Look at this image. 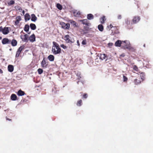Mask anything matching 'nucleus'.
Here are the masks:
<instances>
[{
	"label": "nucleus",
	"mask_w": 153,
	"mask_h": 153,
	"mask_svg": "<svg viewBox=\"0 0 153 153\" xmlns=\"http://www.w3.org/2000/svg\"><path fill=\"white\" fill-rule=\"evenodd\" d=\"M123 44L124 45L125 48L128 49H130L131 48V47L130 45V42L126 40L123 41Z\"/></svg>",
	"instance_id": "obj_3"
},
{
	"label": "nucleus",
	"mask_w": 153,
	"mask_h": 153,
	"mask_svg": "<svg viewBox=\"0 0 153 153\" xmlns=\"http://www.w3.org/2000/svg\"><path fill=\"white\" fill-rule=\"evenodd\" d=\"M21 20V17L20 16H17L16 18V21L15 22V25H18L19 22Z\"/></svg>",
	"instance_id": "obj_9"
},
{
	"label": "nucleus",
	"mask_w": 153,
	"mask_h": 153,
	"mask_svg": "<svg viewBox=\"0 0 153 153\" xmlns=\"http://www.w3.org/2000/svg\"><path fill=\"white\" fill-rule=\"evenodd\" d=\"M121 44L122 45L123 44V41H121L120 40H118L115 42V45L117 47H120V46Z\"/></svg>",
	"instance_id": "obj_12"
},
{
	"label": "nucleus",
	"mask_w": 153,
	"mask_h": 153,
	"mask_svg": "<svg viewBox=\"0 0 153 153\" xmlns=\"http://www.w3.org/2000/svg\"><path fill=\"white\" fill-rule=\"evenodd\" d=\"M18 10L20 11H21L22 10V9L20 7H19Z\"/></svg>",
	"instance_id": "obj_44"
},
{
	"label": "nucleus",
	"mask_w": 153,
	"mask_h": 153,
	"mask_svg": "<svg viewBox=\"0 0 153 153\" xmlns=\"http://www.w3.org/2000/svg\"><path fill=\"white\" fill-rule=\"evenodd\" d=\"M94 18L93 16L91 14H88L87 15V19L89 20H91Z\"/></svg>",
	"instance_id": "obj_24"
},
{
	"label": "nucleus",
	"mask_w": 153,
	"mask_h": 153,
	"mask_svg": "<svg viewBox=\"0 0 153 153\" xmlns=\"http://www.w3.org/2000/svg\"><path fill=\"white\" fill-rule=\"evenodd\" d=\"M80 74L79 73H78L76 74V76L78 77V79H79L81 78V76H80Z\"/></svg>",
	"instance_id": "obj_39"
},
{
	"label": "nucleus",
	"mask_w": 153,
	"mask_h": 153,
	"mask_svg": "<svg viewBox=\"0 0 153 153\" xmlns=\"http://www.w3.org/2000/svg\"><path fill=\"white\" fill-rule=\"evenodd\" d=\"M17 97L15 94H12L10 97L11 99L12 100L15 101L17 99Z\"/></svg>",
	"instance_id": "obj_15"
},
{
	"label": "nucleus",
	"mask_w": 153,
	"mask_h": 153,
	"mask_svg": "<svg viewBox=\"0 0 153 153\" xmlns=\"http://www.w3.org/2000/svg\"><path fill=\"white\" fill-rule=\"evenodd\" d=\"M98 28L99 30L101 32L103 30V27L102 25H99L98 26Z\"/></svg>",
	"instance_id": "obj_22"
},
{
	"label": "nucleus",
	"mask_w": 153,
	"mask_h": 153,
	"mask_svg": "<svg viewBox=\"0 0 153 153\" xmlns=\"http://www.w3.org/2000/svg\"><path fill=\"white\" fill-rule=\"evenodd\" d=\"M80 22H81L84 25H87V19H83L79 20Z\"/></svg>",
	"instance_id": "obj_28"
},
{
	"label": "nucleus",
	"mask_w": 153,
	"mask_h": 153,
	"mask_svg": "<svg viewBox=\"0 0 153 153\" xmlns=\"http://www.w3.org/2000/svg\"><path fill=\"white\" fill-rule=\"evenodd\" d=\"M28 35L27 34L24 35H21V38L22 40V41L25 42H28Z\"/></svg>",
	"instance_id": "obj_6"
},
{
	"label": "nucleus",
	"mask_w": 153,
	"mask_h": 153,
	"mask_svg": "<svg viewBox=\"0 0 153 153\" xmlns=\"http://www.w3.org/2000/svg\"><path fill=\"white\" fill-rule=\"evenodd\" d=\"M30 28L33 30H34L36 29V27L35 25L33 24H31L30 25Z\"/></svg>",
	"instance_id": "obj_25"
},
{
	"label": "nucleus",
	"mask_w": 153,
	"mask_h": 153,
	"mask_svg": "<svg viewBox=\"0 0 153 153\" xmlns=\"http://www.w3.org/2000/svg\"><path fill=\"white\" fill-rule=\"evenodd\" d=\"M29 29V26L28 25H26L25 27L24 30L26 32H27L28 31Z\"/></svg>",
	"instance_id": "obj_30"
},
{
	"label": "nucleus",
	"mask_w": 153,
	"mask_h": 153,
	"mask_svg": "<svg viewBox=\"0 0 153 153\" xmlns=\"http://www.w3.org/2000/svg\"><path fill=\"white\" fill-rule=\"evenodd\" d=\"M113 45V43H109L108 44V45L109 46H111Z\"/></svg>",
	"instance_id": "obj_43"
},
{
	"label": "nucleus",
	"mask_w": 153,
	"mask_h": 153,
	"mask_svg": "<svg viewBox=\"0 0 153 153\" xmlns=\"http://www.w3.org/2000/svg\"><path fill=\"white\" fill-rule=\"evenodd\" d=\"M140 77L141 79L142 80H144L145 78V74L143 73H141L140 74Z\"/></svg>",
	"instance_id": "obj_26"
},
{
	"label": "nucleus",
	"mask_w": 153,
	"mask_h": 153,
	"mask_svg": "<svg viewBox=\"0 0 153 153\" xmlns=\"http://www.w3.org/2000/svg\"><path fill=\"white\" fill-rule=\"evenodd\" d=\"M120 17H121L120 16H119L118 17V19H120Z\"/></svg>",
	"instance_id": "obj_48"
},
{
	"label": "nucleus",
	"mask_w": 153,
	"mask_h": 153,
	"mask_svg": "<svg viewBox=\"0 0 153 153\" xmlns=\"http://www.w3.org/2000/svg\"><path fill=\"white\" fill-rule=\"evenodd\" d=\"M25 94V92L24 91H22L21 90H19L17 92V95L19 96H22Z\"/></svg>",
	"instance_id": "obj_16"
},
{
	"label": "nucleus",
	"mask_w": 153,
	"mask_h": 153,
	"mask_svg": "<svg viewBox=\"0 0 153 153\" xmlns=\"http://www.w3.org/2000/svg\"><path fill=\"white\" fill-rule=\"evenodd\" d=\"M17 42L16 40L13 39L11 42V44L13 46H14L17 45Z\"/></svg>",
	"instance_id": "obj_23"
},
{
	"label": "nucleus",
	"mask_w": 153,
	"mask_h": 153,
	"mask_svg": "<svg viewBox=\"0 0 153 153\" xmlns=\"http://www.w3.org/2000/svg\"><path fill=\"white\" fill-rule=\"evenodd\" d=\"M56 7L59 10H61L62 9V5L58 3L56 4Z\"/></svg>",
	"instance_id": "obj_32"
},
{
	"label": "nucleus",
	"mask_w": 153,
	"mask_h": 153,
	"mask_svg": "<svg viewBox=\"0 0 153 153\" xmlns=\"http://www.w3.org/2000/svg\"><path fill=\"white\" fill-rule=\"evenodd\" d=\"M42 67L43 68H46L47 67L48 64L47 63L45 59H44L41 63Z\"/></svg>",
	"instance_id": "obj_8"
},
{
	"label": "nucleus",
	"mask_w": 153,
	"mask_h": 153,
	"mask_svg": "<svg viewBox=\"0 0 153 153\" xmlns=\"http://www.w3.org/2000/svg\"><path fill=\"white\" fill-rule=\"evenodd\" d=\"M69 22L73 26L77 27H78V24H77L74 21L71 20H69Z\"/></svg>",
	"instance_id": "obj_13"
},
{
	"label": "nucleus",
	"mask_w": 153,
	"mask_h": 153,
	"mask_svg": "<svg viewBox=\"0 0 153 153\" xmlns=\"http://www.w3.org/2000/svg\"><path fill=\"white\" fill-rule=\"evenodd\" d=\"M123 79L124 81H126L128 80V78L127 77H126L125 76H123Z\"/></svg>",
	"instance_id": "obj_38"
},
{
	"label": "nucleus",
	"mask_w": 153,
	"mask_h": 153,
	"mask_svg": "<svg viewBox=\"0 0 153 153\" xmlns=\"http://www.w3.org/2000/svg\"><path fill=\"white\" fill-rule=\"evenodd\" d=\"M30 15L27 13L25 15V19L26 21H28L30 19Z\"/></svg>",
	"instance_id": "obj_21"
},
{
	"label": "nucleus",
	"mask_w": 153,
	"mask_h": 153,
	"mask_svg": "<svg viewBox=\"0 0 153 153\" xmlns=\"http://www.w3.org/2000/svg\"><path fill=\"white\" fill-rule=\"evenodd\" d=\"M7 68L8 71L11 72H13V71L14 67L13 65H8Z\"/></svg>",
	"instance_id": "obj_11"
},
{
	"label": "nucleus",
	"mask_w": 153,
	"mask_h": 153,
	"mask_svg": "<svg viewBox=\"0 0 153 153\" xmlns=\"http://www.w3.org/2000/svg\"><path fill=\"white\" fill-rule=\"evenodd\" d=\"M60 25H61L62 28L64 29H68L70 28V24L69 23L65 24L64 22H60Z\"/></svg>",
	"instance_id": "obj_4"
},
{
	"label": "nucleus",
	"mask_w": 153,
	"mask_h": 153,
	"mask_svg": "<svg viewBox=\"0 0 153 153\" xmlns=\"http://www.w3.org/2000/svg\"><path fill=\"white\" fill-rule=\"evenodd\" d=\"M38 72L39 74H41L43 72V70L42 69L39 68L38 69Z\"/></svg>",
	"instance_id": "obj_34"
},
{
	"label": "nucleus",
	"mask_w": 153,
	"mask_h": 153,
	"mask_svg": "<svg viewBox=\"0 0 153 153\" xmlns=\"http://www.w3.org/2000/svg\"><path fill=\"white\" fill-rule=\"evenodd\" d=\"M0 73H2V71L0 69Z\"/></svg>",
	"instance_id": "obj_47"
},
{
	"label": "nucleus",
	"mask_w": 153,
	"mask_h": 153,
	"mask_svg": "<svg viewBox=\"0 0 153 153\" xmlns=\"http://www.w3.org/2000/svg\"><path fill=\"white\" fill-rule=\"evenodd\" d=\"M133 69L134 70H135V71H138V68L137 67L136 65H134L133 66Z\"/></svg>",
	"instance_id": "obj_37"
},
{
	"label": "nucleus",
	"mask_w": 153,
	"mask_h": 153,
	"mask_svg": "<svg viewBox=\"0 0 153 153\" xmlns=\"http://www.w3.org/2000/svg\"><path fill=\"white\" fill-rule=\"evenodd\" d=\"M0 32H1L4 34H7L9 33V28L8 27L3 28L2 27H0Z\"/></svg>",
	"instance_id": "obj_2"
},
{
	"label": "nucleus",
	"mask_w": 153,
	"mask_h": 153,
	"mask_svg": "<svg viewBox=\"0 0 153 153\" xmlns=\"http://www.w3.org/2000/svg\"><path fill=\"white\" fill-rule=\"evenodd\" d=\"M52 51L54 54H59L61 52V49L59 47V45L56 42H53Z\"/></svg>",
	"instance_id": "obj_1"
},
{
	"label": "nucleus",
	"mask_w": 153,
	"mask_h": 153,
	"mask_svg": "<svg viewBox=\"0 0 153 153\" xmlns=\"http://www.w3.org/2000/svg\"><path fill=\"white\" fill-rule=\"evenodd\" d=\"M20 53H21V52H20V51H18V50L16 53V57H19V55Z\"/></svg>",
	"instance_id": "obj_35"
},
{
	"label": "nucleus",
	"mask_w": 153,
	"mask_h": 153,
	"mask_svg": "<svg viewBox=\"0 0 153 153\" xmlns=\"http://www.w3.org/2000/svg\"><path fill=\"white\" fill-rule=\"evenodd\" d=\"M82 45H85L86 44V40H84L82 41Z\"/></svg>",
	"instance_id": "obj_40"
},
{
	"label": "nucleus",
	"mask_w": 153,
	"mask_h": 153,
	"mask_svg": "<svg viewBox=\"0 0 153 153\" xmlns=\"http://www.w3.org/2000/svg\"><path fill=\"white\" fill-rule=\"evenodd\" d=\"M113 27L112 26L111 24L109 26H108V27L109 29H111Z\"/></svg>",
	"instance_id": "obj_41"
},
{
	"label": "nucleus",
	"mask_w": 153,
	"mask_h": 153,
	"mask_svg": "<svg viewBox=\"0 0 153 153\" xmlns=\"http://www.w3.org/2000/svg\"><path fill=\"white\" fill-rule=\"evenodd\" d=\"M77 43L78 44V45H79V40H77Z\"/></svg>",
	"instance_id": "obj_45"
},
{
	"label": "nucleus",
	"mask_w": 153,
	"mask_h": 153,
	"mask_svg": "<svg viewBox=\"0 0 153 153\" xmlns=\"http://www.w3.org/2000/svg\"><path fill=\"white\" fill-rule=\"evenodd\" d=\"M106 58V56L105 54H102L100 55V59L102 60L105 59Z\"/></svg>",
	"instance_id": "obj_17"
},
{
	"label": "nucleus",
	"mask_w": 153,
	"mask_h": 153,
	"mask_svg": "<svg viewBox=\"0 0 153 153\" xmlns=\"http://www.w3.org/2000/svg\"><path fill=\"white\" fill-rule=\"evenodd\" d=\"M29 40L31 42H35L36 40L35 35L34 34H33L30 36L29 37Z\"/></svg>",
	"instance_id": "obj_7"
},
{
	"label": "nucleus",
	"mask_w": 153,
	"mask_h": 153,
	"mask_svg": "<svg viewBox=\"0 0 153 153\" xmlns=\"http://www.w3.org/2000/svg\"><path fill=\"white\" fill-rule=\"evenodd\" d=\"M25 11L24 10H23L22 11V13L23 14V15H24V14H25Z\"/></svg>",
	"instance_id": "obj_46"
},
{
	"label": "nucleus",
	"mask_w": 153,
	"mask_h": 153,
	"mask_svg": "<svg viewBox=\"0 0 153 153\" xmlns=\"http://www.w3.org/2000/svg\"><path fill=\"white\" fill-rule=\"evenodd\" d=\"M73 13L74 16L76 17H79L80 14V12L77 10H74Z\"/></svg>",
	"instance_id": "obj_14"
},
{
	"label": "nucleus",
	"mask_w": 153,
	"mask_h": 153,
	"mask_svg": "<svg viewBox=\"0 0 153 153\" xmlns=\"http://www.w3.org/2000/svg\"><path fill=\"white\" fill-rule=\"evenodd\" d=\"M37 19V17L34 14L31 15V20L33 22H35Z\"/></svg>",
	"instance_id": "obj_20"
},
{
	"label": "nucleus",
	"mask_w": 153,
	"mask_h": 153,
	"mask_svg": "<svg viewBox=\"0 0 153 153\" xmlns=\"http://www.w3.org/2000/svg\"><path fill=\"white\" fill-rule=\"evenodd\" d=\"M140 20V18L138 16H135L134 18L132 21L134 23H136Z\"/></svg>",
	"instance_id": "obj_10"
},
{
	"label": "nucleus",
	"mask_w": 153,
	"mask_h": 153,
	"mask_svg": "<svg viewBox=\"0 0 153 153\" xmlns=\"http://www.w3.org/2000/svg\"><path fill=\"white\" fill-rule=\"evenodd\" d=\"M60 46L64 49H66L67 48V47L63 44L61 45Z\"/></svg>",
	"instance_id": "obj_36"
},
{
	"label": "nucleus",
	"mask_w": 153,
	"mask_h": 153,
	"mask_svg": "<svg viewBox=\"0 0 153 153\" xmlns=\"http://www.w3.org/2000/svg\"><path fill=\"white\" fill-rule=\"evenodd\" d=\"M105 16H103L101 17L100 19V21L101 23H104L105 20Z\"/></svg>",
	"instance_id": "obj_31"
},
{
	"label": "nucleus",
	"mask_w": 153,
	"mask_h": 153,
	"mask_svg": "<svg viewBox=\"0 0 153 153\" xmlns=\"http://www.w3.org/2000/svg\"><path fill=\"white\" fill-rule=\"evenodd\" d=\"M15 3V1L13 0L7 2V4L8 5H11Z\"/></svg>",
	"instance_id": "obj_29"
},
{
	"label": "nucleus",
	"mask_w": 153,
	"mask_h": 153,
	"mask_svg": "<svg viewBox=\"0 0 153 153\" xmlns=\"http://www.w3.org/2000/svg\"><path fill=\"white\" fill-rule=\"evenodd\" d=\"M25 48V46H21L19 49L18 50L19 51H20L21 52V51L24 49Z\"/></svg>",
	"instance_id": "obj_33"
},
{
	"label": "nucleus",
	"mask_w": 153,
	"mask_h": 153,
	"mask_svg": "<svg viewBox=\"0 0 153 153\" xmlns=\"http://www.w3.org/2000/svg\"><path fill=\"white\" fill-rule=\"evenodd\" d=\"M140 81L137 79H135L134 81V83L136 85H138L140 83Z\"/></svg>",
	"instance_id": "obj_27"
},
{
	"label": "nucleus",
	"mask_w": 153,
	"mask_h": 153,
	"mask_svg": "<svg viewBox=\"0 0 153 153\" xmlns=\"http://www.w3.org/2000/svg\"><path fill=\"white\" fill-rule=\"evenodd\" d=\"M9 42L8 39L7 38H4L2 40V43L3 44H5L8 43Z\"/></svg>",
	"instance_id": "obj_18"
},
{
	"label": "nucleus",
	"mask_w": 153,
	"mask_h": 153,
	"mask_svg": "<svg viewBox=\"0 0 153 153\" xmlns=\"http://www.w3.org/2000/svg\"><path fill=\"white\" fill-rule=\"evenodd\" d=\"M1 39V37H0V39Z\"/></svg>",
	"instance_id": "obj_49"
},
{
	"label": "nucleus",
	"mask_w": 153,
	"mask_h": 153,
	"mask_svg": "<svg viewBox=\"0 0 153 153\" xmlns=\"http://www.w3.org/2000/svg\"><path fill=\"white\" fill-rule=\"evenodd\" d=\"M63 39L67 43L73 42L72 40L71 39V37L68 35H65V36L63 37Z\"/></svg>",
	"instance_id": "obj_5"
},
{
	"label": "nucleus",
	"mask_w": 153,
	"mask_h": 153,
	"mask_svg": "<svg viewBox=\"0 0 153 153\" xmlns=\"http://www.w3.org/2000/svg\"><path fill=\"white\" fill-rule=\"evenodd\" d=\"M48 58L50 61H53L54 60V57L53 55H50L48 56Z\"/></svg>",
	"instance_id": "obj_19"
},
{
	"label": "nucleus",
	"mask_w": 153,
	"mask_h": 153,
	"mask_svg": "<svg viewBox=\"0 0 153 153\" xmlns=\"http://www.w3.org/2000/svg\"><path fill=\"white\" fill-rule=\"evenodd\" d=\"M6 119L7 120H9V121H11V120H12L11 119L8 118H7V117H6Z\"/></svg>",
	"instance_id": "obj_42"
}]
</instances>
